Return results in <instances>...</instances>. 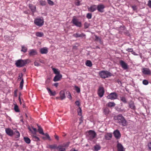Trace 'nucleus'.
I'll list each match as a JSON object with an SVG mask.
<instances>
[{
  "mask_svg": "<svg viewBox=\"0 0 151 151\" xmlns=\"http://www.w3.org/2000/svg\"><path fill=\"white\" fill-rule=\"evenodd\" d=\"M118 96V95L116 92H112L109 94L106 97L107 99L112 100L116 99Z\"/></svg>",
  "mask_w": 151,
  "mask_h": 151,
  "instance_id": "39448f33",
  "label": "nucleus"
},
{
  "mask_svg": "<svg viewBox=\"0 0 151 151\" xmlns=\"http://www.w3.org/2000/svg\"><path fill=\"white\" fill-rule=\"evenodd\" d=\"M24 140L25 142L27 144H29L30 142V139L27 137H24Z\"/></svg>",
  "mask_w": 151,
  "mask_h": 151,
  "instance_id": "473e14b6",
  "label": "nucleus"
},
{
  "mask_svg": "<svg viewBox=\"0 0 151 151\" xmlns=\"http://www.w3.org/2000/svg\"><path fill=\"white\" fill-rule=\"evenodd\" d=\"M27 48L26 47H25L23 46L22 47V49L21 50L22 51L24 52H27Z\"/></svg>",
  "mask_w": 151,
  "mask_h": 151,
  "instance_id": "79ce46f5",
  "label": "nucleus"
},
{
  "mask_svg": "<svg viewBox=\"0 0 151 151\" xmlns=\"http://www.w3.org/2000/svg\"><path fill=\"white\" fill-rule=\"evenodd\" d=\"M70 151H78L77 150H76V149H71Z\"/></svg>",
  "mask_w": 151,
  "mask_h": 151,
  "instance_id": "774afa93",
  "label": "nucleus"
},
{
  "mask_svg": "<svg viewBox=\"0 0 151 151\" xmlns=\"http://www.w3.org/2000/svg\"><path fill=\"white\" fill-rule=\"evenodd\" d=\"M32 129L34 131V132H32L31 129H29V130H30V131L32 132L33 134L35 135L36 134V132L37 131V129L36 128H34L33 127H32Z\"/></svg>",
  "mask_w": 151,
  "mask_h": 151,
  "instance_id": "37998d69",
  "label": "nucleus"
},
{
  "mask_svg": "<svg viewBox=\"0 0 151 151\" xmlns=\"http://www.w3.org/2000/svg\"><path fill=\"white\" fill-rule=\"evenodd\" d=\"M103 112L104 115L107 116L111 112V111L108 108L106 107L103 108Z\"/></svg>",
  "mask_w": 151,
  "mask_h": 151,
  "instance_id": "f3484780",
  "label": "nucleus"
},
{
  "mask_svg": "<svg viewBox=\"0 0 151 151\" xmlns=\"http://www.w3.org/2000/svg\"><path fill=\"white\" fill-rule=\"evenodd\" d=\"M89 26V24L87 22H85L84 23V28L85 29H87L88 27Z\"/></svg>",
  "mask_w": 151,
  "mask_h": 151,
  "instance_id": "c03bdc74",
  "label": "nucleus"
},
{
  "mask_svg": "<svg viewBox=\"0 0 151 151\" xmlns=\"http://www.w3.org/2000/svg\"><path fill=\"white\" fill-rule=\"evenodd\" d=\"M104 91L103 87H99L98 91V94L100 97H102L104 94Z\"/></svg>",
  "mask_w": 151,
  "mask_h": 151,
  "instance_id": "1a4fd4ad",
  "label": "nucleus"
},
{
  "mask_svg": "<svg viewBox=\"0 0 151 151\" xmlns=\"http://www.w3.org/2000/svg\"><path fill=\"white\" fill-rule=\"evenodd\" d=\"M23 76V74L22 73L21 74H19L18 77V80L19 81L22 78V77Z\"/></svg>",
  "mask_w": 151,
  "mask_h": 151,
  "instance_id": "3c124183",
  "label": "nucleus"
},
{
  "mask_svg": "<svg viewBox=\"0 0 151 151\" xmlns=\"http://www.w3.org/2000/svg\"><path fill=\"white\" fill-rule=\"evenodd\" d=\"M60 98L61 100H62L65 98V92L63 90L60 92Z\"/></svg>",
  "mask_w": 151,
  "mask_h": 151,
  "instance_id": "a211bd4d",
  "label": "nucleus"
},
{
  "mask_svg": "<svg viewBox=\"0 0 151 151\" xmlns=\"http://www.w3.org/2000/svg\"><path fill=\"white\" fill-rule=\"evenodd\" d=\"M44 20L40 18L35 19L34 21V23L36 25L40 27L42 26L44 24Z\"/></svg>",
  "mask_w": 151,
  "mask_h": 151,
  "instance_id": "423d86ee",
  "label": "nucleus"
},
{
  "mask_svg": "<svg viewBox=\"0 0 151 151\" xmlns=\"http://www.w3.org/2000/svg\"><path fill=\"white\" fill-rule=\"evenodd\" d=\"M69 143L68 142L59 145L57 147V150L60 151H65L66 150V147H68L69 145Z\"/></svg>",
  "mask_w": 151,
  "mask_h": 151,
  "instance_id": "20e7f679",
  "label": "nucleus"
},
{
  "mask_svg": "<svg viewBox=\"0 0 151 151\" xmlns=\"http://www.w3.org/2000/svg\"><path fill=\"white\" fill-rule=\"evenodd\" d=\"M68 98L69 99H71V96L70 93V92L68 93Z\"/></svg>",
  "mask_w": 151,
  "mask_h": 151,
  "instance_id": "052dcab7",
  "label": "nucleus"
},
{
  "mask_svg": "<svg viewBox=\"0 0 151 151\" xmlns=\"http://www.w3.org/2000/svg\"><path fill=\"white\" fill-rule=\"evenodd\" d=\"M47 89L48 91V93L50 96H55L56 94L55 91H53L48 88H47Z\"/></svg>",
  "mask_w": 151,
  "mask_h": 151,
  "instance_id": "aec40b11",
  "label": "nucleus"
},
{
  "mask_svg": "<svg viewBox=\"0 0 151 151\" xmlns=\"http://www.w3.org/2000/svg\"><path fill=\"white\" fill-rule=\"evenodd\" d=\"M75 90H76V92L78 93H79L80 92V89L78 88V86H75Z\"/></svg>",
  "mask_w": 151,
  "mask_h": 151,
  "instance_id": "a18cd8bd",
  "label": "nucleus"
},
{
  "mask_svg": "<svg viewBox=\"0 0 151 151\" xmlns=\"http://www.w3.org/2000/svg\"><path fill=\"white\" fill-rule=\"evenodd\" d=\"M112 137V134L110 133H107L105 136V139L107 140L110 139Z\"/></svg>",
  "mask_w": 151,
  "mask_h": 151,
  "instance_id": "393cba45",
  "label": "nucleus"
},
{
  "mask_svg": "<svg viewBox=\"0 0 151 151\" xmlns=\"http://www.w3.org/2000/svg\"><path fill=\"white\" fill-rule=\"evenodd\" d=\"M78 115L81 116L82 115V110L80 107H79L78 110Z\"/></svg>",
  "mask_w": 151,
  "mask_h": 151,
  "instance_id": "a19ab883",
  "label": "nucleus"
},
{
  "mask_svg": "<svg viewBox=\"0 0 151 151\" xmlns=\"http://www.w3.org/2000/svg\"><path fill=\"white\" fill-rule=\"evenodd\" d=\"M148 147L149 149L151 150V142H150L148 144Z\"/></svg>",
  "mask_w": 151,
  "mask_h": 151,
  "instance_id": "bf43d9fd",
  "label": "nucleus"
},
{
  "mask_svg": "<svg viewBox=\"0 0 151 151\" xmlns=\"http://www.w3.org/2000/svg\"><path fill=\"white\" fill-rule=\"evenodd\" d=\"M97 9L99 12H104V9L105 7L103 4H99L97 6Z\"/></svg>",
  "mask_w": 151,
  "mask_h": 151,
  "instance_id": "ddd939ff",
  "label": "nucleus"
},
{
  "mask_svg": "<svg viewBox=\"0 0 151 151\" xmlns=\"http://www.w3.org/2000/svg\"><path fill=\"white\" fill-rule=\"evenodd\" d=\"M86 17L88 19H91L92 17V14L90 13H88L86 15Z\"/></svg>",
  "mask_w": 151,
  "mask_h": 151,
  "instance_id": "49530a36",
  "label": "nucleus"
},
{
  "mask_svg": "<svg viewBox=\"0 0 151 151\" xmlns=\"http://www.w3.org/2000/svg\"><path fill=\"white\" fill-rule=\"evenodd\" d=\"M142 72L145 75H149L151 74V71L149 68H143L142 70Z\"/></svg>",
  "mask_w": 151,
  "mask_h": 151,
  "instance_id": "9b49d317",
  "label": "nucleus"
},
{
  "mask_svg": "<svg viewBox=\"0 0 151 151\" xmlns=\"http://www.w3.org/2000/svg\"><path fill=\"white\" fill-rule=\"evenodd\" d=\"M38 131L40 134L42 135H44L45 133H44L43 130L42 128L39 126H38Z\"/></svg>",
  "mask_w": 151,
  "mask_h": 151,
  "instance_id": "c85d7f7f",
  "label": "nucleus"
},
{
  "mask_svg": "<svg viewBox=\"0 0 151 151\" xmlns=\"http://www.w3.org/2000/svg\"><path fill=\"white\" fill-rule=\"evenodd\" d=\"M117 151H125V149L121 143L117 141Z\"/></svg>",
  "mask_w": 151,
  "mask_h": 151,
  "instance_id": "f8f14e48",
  "label": "nucleus"
},
{
  "mask_svg": "<svg viewBox=\"0 0 151 151\" xmlns=\"http://www.w3.org/2000/svg\"><path fill=\"white\" fill-rule=\"evenodd\" d=\"M32 139L33 140L35 141H38L40 140L39 138L34 135L32 136Z\"/></svg>",
  "mask_w": 151,
  "mask_h": 151,
  "instance_id": "72a5a7b5",
  "label": "nucleus"
},
{
  "mask_svg": "<svg viewBox=\"0 0 151 151\" xmlns=\"http://www.w3.org/2000/svg\"><path fill=\"white\" fill-rule=\"evenodd\" d=\"M29 6L33 13H34L35 12L36 7L35 6L33 5L32 4H29Z\"/></svg>",
  "mask_w": 151,
  "mask_h": 151,
  "instance_id": "4be33fe9",
  "label": "nucleus"
},
{
  "mask_svg": "<svg viewBox=\"0 0 151 151\" xmlns=\"http://www.w3.org/2000/svg\"><path fill=\"white\" fill-rule=\"evenodd\" d=\"M62 76L60 74L57 75L55 76L53 79V81L55 82L58 81H59L60 78H62Z\"/></svg>",
  "mask_w": 151,
  "mask_h": 151,
  "instance_id": "412c9836",
  "label": "nucleus"
},
{
  "mask_svg": "<svg viewBox=\"0 0 151 151\" xmlns=\"http://www.w3.org/2000/svg\"><path fill=\"white\" fill-rule=\"evenodd\" d=\"M72 23L75 26L78 27H81L82 26V24L81 22L79 21L78 19L73 17L72 21Z\"/></svg>",
  "mask_w": 151,
  "mask_h": 151,
  "instance_id": "0eeeda50",
  "label": "nucleus"
},
{
  "mask_svg": "<svg viewBox=\"0 0 151 151\" xmlns=\"http://www.w3.org/2000/svg\"><path fill=\"white\" fill-rule=\"evenodd\" d=\"M14 134L15 135V137L16 138H18L20 137V134L18 131L17 130L15 132Z\"/></svg>",
  "mask_w": 151,
  "mask_h": 151,
  "instance_id": "58836bf2",
  "label": "nucleus"
},
{
  "mask_svg": "<svg viewBox=\"0 0 151 151\" xmlns=\"http://www.w3.org/2000/svg\"><path fill=\"white\" fill-rule=\"evenodd\" d=\"M29 62V60L28 59L24 60L19 59L16 61L15 65L17 67L20 68L24 66L26 64Z\"/></svg>",
  "mask_w": 151,
  "mask_h": 151,
  "instance_id": "f03ea898",
  "label": "nucleus"
},
{
  "mask_svg": "<svg viewBox=\"0 0 151 151\" xmlns=\"http://www.w3.org/2000/svg\"><path fill=\"white\" fill-rule=\"evenodd\" d=\"M119 63L122 68L124 70H126L128 68L127 64L124 61L121 60L119 61Z\"/></svg>",
  "mask_w": 151,
  "mask_h": 151,
  "instance_id": "9d476101",
  "label": "nucleus"
},
{
  "mask_svg": "<svg viewBox=\"0 0 151 151\" xmlns=\"http://www.w3.org/2000/svg\"><path fill=\"white\" fill-rule=\"evenodd\" d=\"M101 147L99 145H96L94 146L93 150L94 151H98L101 149Z\"/></svg>",
  "mask_w": 151,
  "mask_h": 151,
  "instance_id": "b1692460",
  "label": "nucleus"
},
{
  "mask_svg": "<svg viewBox=\"0 0 151 151\" xmlns=\"http://www.w3.org/2000/svg\"><path fill=\"white\" fill-rule=\"evenodd\" d=\"M99 75L101 78L105 79L111 76L112 74L108 71L102 70L99 72Z\"/></svg>",
  "mask_w": 151,
  "mask_h": 151,
  "instance_id": "7ed1b4c3",
  "label": "nucleus"
},
{
  "mask_svg": "<svg viewBox=\"0 0 151 151\" xmlns=\"http://www.w3.org/2000/svg\"><path fill=\"white\" fill-rule=\"evenodd\" d=\"M116 104L113 102H110L106 104V106L109 107H111L115 106Z\"/></svg>",
  "mask_w": 151,
  "mask_h": 151,
  "instance_id": "a878e982",
  "label": "nucleus"
},
{
  "mask_svg": "<svg viewBox=\"0 0 151 151\" xmlns=\"http://www.w3.org/2000/svg\"><path fill=\"white\" fill-rule=\"evenodd\" d=\"M73 36L75 37H82L86 36V35L83 33L79 34L78 33H76L73 35Z\"/></svg>",
  "mask_w": 151,
  "mask_h": 151,
  "instance_id": "6ab92c4d",
  "label": "nucleus"
},
{
  "mask_svg": "<svg viewBox=\"0 0 151 151\" xmlns=\"http://www.w3.org/2000/svg\"><path fill=\"white\" fill-rule=\"evenodd\" d=\"M24 84V79L23 78L22 79L20 83V86L19 87L21 88V89H22L23 88V86Z\"/></svg>",
  "mask_w": 151,
  "mask_h": 151,
  "instance_id": "ea45409f",
  "label": "nucleus"
},
{
  "mask_svg": "<svg viewBox=\"0 0 151 151\" xmlns=\"http://www.w3.org/2000/svg\"><path fill=\"white\" fill-rule=\"evenodd\" d=\"M40 52L42 54H46L48 52V50L47 48H43L40 49Z\"/></svg>",
  "mask_w": 151,
  "mask_h": 151,
  "instance_id": "bb28decb",
  "label": "nucleus"
},
{
  "mask_svg": "<svg viewBox=\"0 0 151 151\" xmlns=\"http://www.w3.org/2000/svg\"><path fill=\"white\" fill-rule=\"evenodd\" d=\"M54 86L57 87L58 86V83H55L54 84Z\"/></svg>",
  "mask_w": 151,
  "mask_h": 151,
  "instance_id": "338daca9",
  "label": "nucleus"
},
{
  "mask_svg": "<svg viewBox=\"0 0 151 151\" xmlns=\"http://www.w3.org/2000/svg\"><path fill=\"white\" fill-rule=\"evenodd\" d=\"M86 65L89 67H91L92 65L91 61L90 60H87L86 63Z\"/></svg>",
  "mask_w": 151,
  "mask_h": 151,
  "instance_id": "c756f323",
  "label": "nucleus"
},
{
  "mask_svg": "<svg viewBox=\"0 0 151 151\" xmlns=\"http://www.w3.org/2000/svg\"><path fill=\"white\" fill-rule=\"evenodd\" d=\"M29 54L30 56L35 55L37 54V52L35 50H30Z\"/></svg>",
  "mask_w": 151,
  "mask_h": 151,
  "instance_id": "5701e85b",
  "label": "nucleus"
},
{
  "mask_svg": "<svg viewBox=\"0 0 151 151\" xmlns=\"http://www.w3.org/2000/svg\"><path fill=\"white\" fill-rule=\"evenodd\" d=\"M147 5L150 8H151V0H150L148 1Z\"/></svg>",
  "mask_w": 151,
  "mask_h": 151,
  "instance_id": "864d4df0",
  "label": "nucleus"
},
{
  "mask_svg": "<svg viewBox=\"0 0 151 151\" xmlns=\"http://www.w3.org/2000/svg\"><path fill=\"white\" fill-rule=\"evenodd\" d=\"M48 4L51 5H53L54 4L53 2L51 0H47Z\"/></svg>",
  "mask_w": 151,
  "mask_h": 151,
  "instance_id": "de8ad7c7",
  "label": "nucleus"
},
{
  "mask_svg": "<svg viewBox=\"0 0 151 151\" xmlns=\"http://www.w3.org/2000/svg\"><path fill=\"white\" fill-rule=\"evenodd\" d=\"M35 35L37 36L40 37H42L44 35L43 33L41 32H36Z\"/></svg>",
  "mask_w": 151,
  "mask_h": 151,
  "instance_id": "7c9ffc66",
  "label": "nucleus"
},
{
  "mask_svg": "<svg viewBox=\"0 0 151 151\" xmlns=\"http://www.w3.org/2000/svg\"><path fill=\"white\" fill-rule=\"evenodd\" d=\"M76 105L78 106L80 105V103L78 101H76L75 102V103Z\"/></svg>",
  "mask_w": 151,
  "mask_h": 151,
  "instance_id": "680f3d73",
  "label": "nucleus"
},
{
  "mask_svg": "<svg viewBox=\"0 0 151 151\" xmlns=\"http://www.w3.org/2000/svg\"><path fill=\"white\" fill-rule=\"evenodd\" d=\"M95 38L96 40H100V38L97 36H95Z\"/></svg>",
  "mask_w": 151,
  "mask_h": 151,
  "instance_id": "0e129e2a",
  "label": "nucleus"
},
{
  "mask_svg": "<svg viewBox=\"0 0 151 151\" xmlns=\"http://www.w3.org/2000/svg\"><path fill=\"white\" fill-rule=\"evenodd\" d=\"M14 109L16 112H19L20 111L18 106L17 104L14 105Z\"/></svg>",
  "mask_w": 151,
  "mask_h": 151,
  "instance_id": "4c0bfd02",
  "label": "nucleus"
},
{
  "mask_svg": "<svg viewBox=\"0 0 151 151\" xmlns=\"http://www.w3.org/2000/svg\"><path fill=\"white\" fill-rule=\"evenodd\" d=\"M19 102L20 104H21L22 103L21 99H20V98L19 97Z\"/></svg>",
  "mask_w": 151,
  "mask_h": 151,
  "instance_id": "69168bd1",
  "label": "nucleus"
},
{
  "mask_svg": "<svg viewBox=\"0 0 151 151\" xmlns=\"http://www.w3.org/2000/svg\"><path fill=\"white\" fill-rule=\"evenodd\" d=\"M129 107L132 109H134L135 108L134 103L132 101H131L130 102L129 104Z\"/></svg>",
  "mask_w": 151,
  "mask_h": 151,
  "instance_id": "cd10ccee",
  "label": "nucleus"
},
{
  "mask_svg": "<svg viewBox=\"0 0 151 151\" xmlns=\"http://www.w3.org/2000/svg\"><path fill=\"white\" fill-rule=\"evenodd\" d=\"M34 65L35 66H39L40 65V64L39 63L35 61L34 62Z\"/></svg>",
  "mask_w": 151,
  "mask_h": 151,
  "instance_id": "4d7b16f0",
  "label": "nucleus"
},
{
  "mask_svg": "<svg viewBox=\"0 0 151 151\" xmlns=\"http://www.w3.org/2000/svg\"><path fill=\"white\" fill-rule=\"evenodd\" d=\"M88 136L90 140L93 139L96 135V132L90 130L88 131Z\"/></svg>",
  "mask_w": 151,
  "mask_h": 151,
  "instance_id": "6e6552de",
  "label": "nucleus"
},
{
  "mask_svg": "<svg viewBox=\"0 0 151 151\" xmlns=\"http://www.w3.org/2000/svg\"><path fill=\"white\" fill-rule=\"evenodd\" d=\"M44 135H45L46 136V138L50 140H51L50 137L49 136V134L47 133L45 134Z\"/></svg>",
  "mask_w": 151,
  "mask_h": 151,
  "instance_id": "8fccbe9b",
  "label": "nucleus"
},
{
  "mask_svg": "<svg viewBox=\"0 0 151 151\" xmlns=\"http://www.w3.org/2000/svg\"><path fill=\"white\" fill-rule=\"evenodd\" d=\"M114 119L116 123L123 127L126 126L128 124L127 122L122 114H119L114 116Z\"/></svg>",
  "mask_w": 151,
  "mask_h": 151,
  "instance_id": "f257e3e1",
  "label": "nucleus"
},
{
  "mask_svg": "<svg viewBox=\"0 0 151 151\" xmlns=\"http://www.w3.org/2000/svg\"><path fill=\"white\" fill-rule=\"evenodd\" d=\"M97 6L95 5H91L89 8H88V11L91 12H93L97 9Z\"/></svg>",
  "mask_w": 151,
  "mask_h": 151,
  "instance_id": "2eb2a0df",
  "label": "nucleus"
},
{
  "mask_svg": "<svg viewBox=\"0 0 151 151\" xmlns=\"http://www.w3.org/2000/svg\"><path fill=\"white\" fill-rule=\"evenodd\" d=\"M120 100L124 103H127V101L126 98L125 97H120Z\"/></svg>",
  "mask_w": 151,
  "mask_h": 151,
  "instance_id": "c9c22d12",
  "label": "nucleus"
},
{
  "mask_svg": "<svg viewBox=\"0 0 151 151\" xmlns=\"http://www.w3.org/2000/svg\"><path fill=\"white\" fill-rule=\"evenodd\" d=\"M52 70L53 71L55 74L56 75H58L60 74V72L58 70V69L55 68H52Z\"/></svg>",
  "mask_w": 151,
  "mask_h": 151,
  "instance_id": "e433bc0d",
  "label": "nucleus"
},
{
  "mask_svg": "<svg viewBox=\"0 0 151 151\" xmlns=\"http://www.w3.org/2000/svg\"><path fill=\"white\" fill-rule=\"evenodd\" d=\"M79 124H81L83 122V118L82 116H81L79 119Z\"/></svg>",
  "mask_w": 151,
  "mask_h": 151,
  "instance_id": "6e6d98bb",
  "label": "nucleus"
},
{
  "mask_svg": "<svg viewBox=\"0 0 151 151\" xmlns=\"http://www.w3.org/2000/svg\"><path fill=\"white\" fill-rule=\"evenodd\" d=\"M40 5L43 6L46 5V2L45 0H40Z\"/></svg>",
  "mask_w": 151,
  "mask_h": 151,
  "instance_id": "f704fd0d",
  "label": "nucleus"
},
{
  "mask_svg": "<svg viewBox=\"0 0 151 151\" xmlns=\"http://www.w3.org/2000/svg\"><path fill=\"white\" fill-rule=\"evenodd\" d=\"M128 52H132L133 51V49L132 48H128L126 50Z\"/></svg>",
  "mask_w": 151,
  "mask_h": 151,
  "instance_id": "5fc2aeb1",
  "label": "nucleus"
},
{
  "mask_svg": "<svg viewBox=\"0 0 151 151\" xmlns=\"http://www.w3.org/2000/svg\"><path fill=\"white\" fill-rule=\"evenodd\" d=\"M142 83L145 85H147L148 84V82L147 80H144L143 81Z\"/></svg>",
  "mask_w": 151,
  "mask_h": 151,
  "instance_id": "09e8293b",
  "label": "nucleus"
},
{
  "mask_svg": "<svg viewBox=\"0 0 151 151\" xmlns=\"http://www.w3.org/2000/svg\"><path fill=\"white\" fill-rule=\"evenodd\" d=\"M49 147L52 149H57L58 146L57 145L54 144L52 145H49Z\"/></svg>",
  "mask_w": 151,
  "mask_h": 151,
  "instance_id": "2f4dec72",
  "label": "nucleus"
},
{
  "mask_svg": "<svg viewBox=\"0 0 151 151\" xmlns=\"http://www.w3.org/2000/svg\"><path fill=\"white\" fill-rule=\"evenodd\" d=\"M5 131L6 134L10 136H12L13 134V131L10 128L6 129Z\"/></svg>",
  "mask_w": 151,
  "mask_h": 151,
  "instance_id": "dca6fc26",
  "label": "nucleus"
},
{
  "mask_svg": "<svg viewBox=\"0 0 151 151\" xmlns=\"http://www.w3.org/2000/svg\"><path fill=\"white\" fill-rule=\"evenodd\" d=\"M54 137L57 140H58L59 139V137L56 135H55Z\"/></svg>",
  "mask_w": 151,
  "mask_h": 151,
  "instance_id": "e2e57ef3",
  "label": "nucleus"
},
{
  "mask_svg": "<svg viewBox=\"0 0 151 151\" xmlns=\"http://www.w3.org/2000/svg\"><path fill=\"white\" fill-rule=\"evenodd\" d=\"M114 137L117 139H119L121 136V134L119 131L117 130H116L114 132Z\"/></svg>",
  "mask_w": 151,
  "mask_h": 151,
  "instance_id": "4468645a",
  "label": "nucleus"
},
{
  "mask_svg": "<svg viewBox=\"0 0 151 151\" xmlns=\"http://www.w3.org/2000/svg\"><path fill=\"white\" fill-rule=\"evenodd\" d=\"M75 4L77 6H79L80 5V2L79 0H77L75 3Z\"/></svg>",
  "mask_w": 151,
  "mask_h": 151,
  "instance_id": "603ef678",
  "label": "nucleus"
},
{
  "mask_svg": "<svg viewBox=\"0 0 151 151\" xmlns=\"http://www.w3.org/2000/svg\"><path fill=\"white\" fill-rule=\"evenodd\" d=\"M17 90L16 89L14 91V96L15 97H17Z\"/></svg>",
  "mask_w": 151,
  "mask_h": 151,
  "instance_id": "13d9d810",
  "label": "nucleus"
}]
</instances>
